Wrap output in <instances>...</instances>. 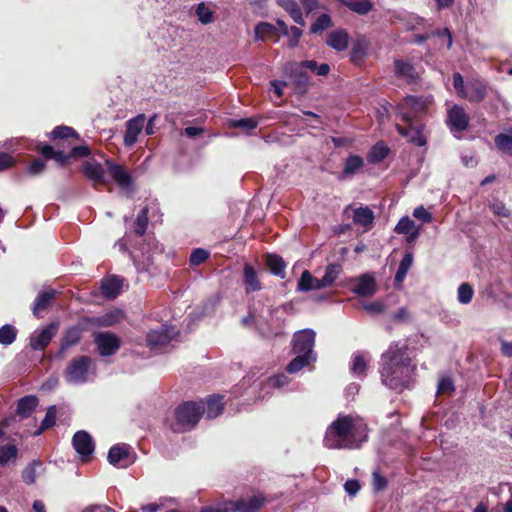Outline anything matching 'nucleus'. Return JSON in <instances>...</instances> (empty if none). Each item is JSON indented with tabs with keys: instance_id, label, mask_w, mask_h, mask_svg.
I'll use <instances>...</instances> for the list:
<instances>
[{
	"instance_id": "31",
	"label": "nucleus",
	"mask_w": 512,
	"mask_h": 512,
	"mask_svg": "<svg viewBox=\"0 0 512 512\" xmlns=\"http://www.w3.org/2000/svg\"><path fill=\"white\" fill-rule=\"evenodd\" d=\"M368 49L369 45L364 39L357 40L353 44L350 52L351 61L356 65H360L366 58Z\"/></svg>"
},
{
	"instance_id": "25",
	"label": "nucleus",
	"mask_w": 512,
	"mask_h": 512,
	"mask_svg": "<svg viewBox=\"0 0 512 512\" xmlns=\"http://www.w3.org/2000/svg\"><path fill=\"white\" fill-rule=\"evenodd\" d=\"M130 450L131 447L124 443L112 446L107 455L108 462L113 466L119 465L128 458Z\"/></svg>"
},
{
	"instance_id": "36",
	"label": "nucleus",
	"mask_w": 512,
	"mask_h": 512,
	"mask_svg": "<svg viewBox=\"0 0 512 512\" xmlns=\"http://www.w3.org/2000/svg\"><path fill=\"white\" fill-rule=\"evenodd\" d=\"M389 149L383 142L376 143L368 153V161L375 164L381 162L388 155Z\"/></svg>"
},
{
	"instance_id": "8",
	"label": "nucleus",
	"mask_w": 512,
	"mask_h": 512,
	"mask_svg": "<svg viewBox=\"0 0 512 512\" xmlns=\"http://www.w3.org/2000/svg\"><path fill=\"white\" fill-rule=\"evenodd\" d=\"M174 328L161 326L158 329H153L147 334V345L155 352L163 351L176 336Z\"/></svg>"
},
{
	"instance_id": "47",
	"label": "nucleus",
	"mask_w": 512,
	"mask_h": 512,
	"mask_svg": "<svg viewBox=\"0 0 512 512\" xmlns=\"http://www.w3.org/2000/svg\"><path fill=\"white\" fill-rule=\"evenodd\" d=\"M76 131L69 126H57L50 133V137L55 139H67L69 137H77Z\"/></svg>"
},
{
	"instance_id": "32",
	"label": "nucleus",
	"mask_w": 512,
	"mask_h": 512,
	"mask_svg": "<svg viewBox=\"0 0 512 512\" xmlns=\"http://www.w3.org/2000/svg\"><path fill=\"white\" fill-rule=\"evenodd\" d=\"M364 166V160L358 155H350L344 164L341 178L352 176L359 172Z\"/></svg>"
},
{
	"instance_id": "12",
	"label": "nucleus",
	"mask_w": 512,
	"mask_h": 512,
	"mask_svg": "<svg viewBox=\"0 0 512 512\" xmlns=\"http://www.w3.org/2000/svg\"><path fill=\"white\" fill-rule=\"evenodd\" d=\"M106 170L110 177L124 190H132V177L128 170L111 160H106Z\"/></svg>"
},
{
	"instance_id": "62",
	"label": "nucleus",
	"mask_w": 512,
	"mask_h": 512,
	"mask_svg": "<svg viewBox=\"0 0 512 512\" xmlns=\"http://www.w3.org/2000/svg\"><path fill=\"white\" fill-rule=\"evenodd\" d=\"M45 169V163L41 159H36L27 167V173L31 176L41 174Z\"/></svg>"
},
{
	"instance_id": "4",
	"label": "nucleus",
	"mask_w": 512,
	"mask_h": 512,
	"mask_svg": "<svg viewBox=\"0 0 512 512\" xmlns=\"http://www.w3.org/2000/svg\"><path fill=\"white\" fill-rule=\"evenodd\" d=\"M96 375L93 360L88 356H79L70 361L64 371V379L70 385H82Z\"/></svg>"
},
{
	"instance_id": "3",
	"label": "nucleus",
	"mask_w": 512,
	"mask_h": 512,
	"mask_svg": "<svg viewBox=\"0 0 512 512\" xmlns=\"http://www.w3.org/2000/svg\"><path fill=\"white\" fill-rule=\"evenodd\" d=\"M316 333L312 329L297 331L292 338V352L296 355L286 367L288 373L299 372L302 368L315 362L317 359L313 348Z\"/></svg>"
},
{
	"instance_id": "59",
	"label": "nucleus",
	"mask_w": 512,
	"mask_h": 512,
	"mask_svg": "<svg viewBox=\"0 0 512 512\" xmlns=\"http://www.w3.org/2000/svg\"><path fill=\"white\" fill-rule=\"evenodd\" d=\"M289 383V378L285 374H279L268 379V386L273 388H282Z\"/></svg>"
},
{
	"instance_id": "26",
	"label": "nucleus",
	"mask_w": 512,
	"mask_h": 512,
	"mask_svg": "<svg viewBox=\"0 0 512 512\" xmlns=\"http://www.w3.org/2000/svg\"><path fill=\"white\" fill-rule=\"evenodd\" d=\"M266 265L268 266L271 273L281 279H284L286 276V264L282 257L277 254H267L266 255Z\"/></svg>"
},
{
	"instance_id": "57",
	"label": "nucleus",
	"mask_w": 512,
	"mask_h": 512,
	"mask_svg": "<svg viewBox=\"0 0 512 512\" xmlns=\"http://www.w3.org/2000/svg\"><path fill=\"white\" fill-rule=\"evenodd\" d=\"M454 391V384L450 377L444 376L438 382V394H450Z\"/></svg>"
},
{
	"instance_id": "55",
	"label": "nucleus",
	"mask_w": 512,
	"mask_h": 512,
	"mask_svg": "<svg viewBox=\"0 0 512 512\" xmlns=\"http://www.w3.org/2000/svg\"><path fill=\"white\" fill-rule=\"evenodd\" d=\"M196 14L200 22L203 24H208L213 20L212 11L204 3L198 5Z\"/></svg>"
},
{
	"instance_id": "43",
	"label": "nucleus",
	"mask_w": 512,
	"mask_h": 512,
	"mask_svg": "<svg viewBox=\"0 0 512 512\" xmlns=\"http://www.w3.org/2000/svg\"><path fill=\"white\" fill-rule=\"evenodd\" d=\"M81 332L78 328H70L62 339L61 349L66 350L77 344L80 340Z\"/></svg>"
},
{
	"instance_id": "5",
	"label": "nucleus",
	"mask_w": 512,
	"mask_h": 512,
	"mask_svg": "<svg viewBox=\"0 0 512 512\" xmlns=\"http://www.w3.org/2000/svg\"><path fill=\"white\" fill-rule=\"evenodd\" d=\"M204 413L203 402L188 401L179 405L175 410L174 432L180 433L193 429Z\"/></svg>"
},
{
	"instance_id": "35",
	"label": "nucleus",
	"mask_w": 512,
	"mask_h": 512,
	"mask_svg": "<svg viewBox=\"0 0 512 512\" xmlns=\"http://www.w3.org/2000/svg\"><path fill=\"white\" fill-rule=\"evenodd\" d=\"M342 272V266L338 263H331L326 267L325 274L321 278L322 286L331 287Z\"/></svg>"
},
{
	"instance_id": "22",
	"label": "nucleus",
	"mask_w": 512,
	"mask_h": 512,
	"mask_svg": "<svg viewBox=\"0 0 512 512\" xmlns=\"http://www.w3.org/2000/svg\"><path fill=\"white\" fill-rule=\"evenodd\" d=\"M243 282L246 293L259 291L262 289L258 274L250 264H245L243 268Z\"/></svg>"
},
{
	"instance_id": "33",
	"label": "nucleus",
	"mask_w": 512,
	"mask_h": 512,
	"mask_svg": "<svg viewBox=\"0 0 512 512\" xmlns=\"http://www.w3.org/2000/svg\"><path fill=\"white\" fill-rule=\"evenodd\" d=\"M395 71L396 74L408 81H413L417 77L416 70L414 66L407 61L396 60L395 61Z\"/></svg>"
},
{
	"instance_id": "49",
	"label": "nucleus",
	"mask_w": 512,
	"mask_h": 512,
	"mask_svg": "<svg viewBox=\"0 0 512 512\" xmlns=\"http://www.w3.org/2000/svg\"><path fill=\"white\" fill-rule=\"evenodd\" d=\"M302 64L307 69L311 70L312 72L319 76H326L330 72V66L326 63L318 65L317 62L314 60H305L302 61Z\"/></svg>"
},
{
	"instance_id": "17",
	"label": "nucleus",
	"mask_w": 512,
	"mask_h": 512,
	"mask_svg": "<svg viewBox=\"0 0 512 512\" xmlns=\"http://www.w3.org/2000/svg\"><path fill=\"white\" fill-rule=\"evenodd\" d=\"M123 282L124 279L116 275L103 278L100 285L102 295L107 299L116 298L122 291Z\"/></svg>"
},
{
	"instance_id": "46",
	"label": "nucleus",
	"mask_w": 512,
	"mask_h": 512,
	"mask_svg": "<svg viewBox=\"0 0 512 512\" xmlns=\"http://www.w3.org/2000/svg\"><path fill=\"white\" fill-rule=\"evenodd\" d=\"M276 28L267 22H261L255 27V37L257 40H265L275 33Z\"/></svg>"
},
{
	"instance_id": "60",
	"label": "nucleus",
	"mask_w": 512,
	"mask_h": 512,
	"mask_svg": "<svg viewBox=\"0 0 512 512\" xmlns=\"http://www.w3.org/2000/svg\"><path fill=\"white\" fill-rule=\"evenodd\" d=\"M413 216L424 223H430L433 219L432 214L423 206L416 207Z\"/></svg>"
},
{
	"instance_id": "39",
	"label": "nucleus",
	"mask_w": 512,
	"mask_h": 512,
	"mask_svg": "<svg viewBox=\"0 0 512 512\" xmlns=\"http://www.w3.org/2000/svg\"><path fill=\"white\" fill-rule=\"evenodd\" d=\"M17 335V330L12 325L6 324L0 328V344L8 346L12 344Z\"/></svg>"
},
{
	"instance_id": "23",
	"label": "nucleus",
	"mask_w": 512,
	"mask_h": 512,
	"mask_svg": "<svg viewBox=\"0 0 512 512\" xmlns=\"http://www.w3.org/2000/svg\"><path fill=\"white\" fill-rule=\"evenodd\" d=\"M325 288V286H322V279H318L312 276V274L305 270L302 272L299 280L297 289L300 292H308L312 290H320Z\"/></svg>"
},
{
	"instance_id": "27",
	"label": "nucleus",
	"mask_w": 512,
	"mask_h": 512,
	"mask_svg": "<svg viewBox=\"0 0 512 512\" xmlns=\"http://www.w3.org/2000/svg\"><path fill=\"white\" fill-rule=\"evenodd\" d=\"M123 317L124 314L121 310H114L93 318L91 323L100 327H110L119 323Z\"/></svg>"
},
{
	"instance_id": "24",
	"label": "nucleus",
	"mask_w": 512,
	"mask_h": 512,
	"mask_svg": "<svg viewBox=\"0 0 512 512\" xmlns=\"http://www.w3.org/2000/svg\"><path fill=\"white\" fill-rule=\"evenodd\" d=\"M56 295V290L48 289L38 293L34 305H33V314L36 317H40L41 312L46 310L48 306L51 304L52 300Z\"/></svg>"
},
{
	"instance_id": "52",
	"label": "nucleus",
	"mask_w": 512,
	"mask_h": 512,
	"mask_svg": "<svg viewBox=\"0 0 512 512\" xmlns=\"http://www.w3.org/2000/svg\"><path fill=\"white\" fill-rule=\"evenodd\" d=\"M363 309L371 316H376L386 310V306L381 301L362 302Z\"/></svg>"
},
{
	"instance_id": "15",
	"label": "nucleus",
	"mask_w": 512,
	"mask_h": 512,
	"mask_svg": "<svg viewBox=\"0 0 512 512\" xmlns=\"http://www.w3.org/2000/svg\"><path fill=\"white\" fill-rule=\"evenodd\" d=\"M105 171L104 167L96 160H87L82 165V173L95 188L106 183Z\"/></svg>"
},
{
	"instance_id": "41",
	"label": "nucleus",
	"mask_w": 512,
	"mask_h": 512,
	"mask_svg": "<svg viewBox=\"0 0 512 512\" xmlns=\"http://www.w3.org/2000/svg\"><path fill=\"white\" fill-rule=\"evenodd\" d=\"M17 457V448L12 444L0 447V465L4 466L15 460Z\"/></svg>"
},
{
	"instance_id": "58",
	"label": "nucleus",
	"mask_w": 512,
	"mask_h": 512,
	"mask_svg": "<svg viewBox=\"0 0 512 512\" xmlns=\"http://www.w3.org/2000/svg\"><path fill=\"white\" fill-rule=\"evenodd\" d=\"M453 86L459 97L464 98L467 91V84L464 83V79L459 73H455L453 76Z\"/></svg>"
},
{
	"instance_id": "54",
	"label": "nucleus",
	"mask_w": 512,
	"mask_h": 512,
	"mask_svg": "<svg viewBox=\"0 0 512 512\" xmlns=\"http://www.w3.org/2000/svg\"><path fill=\"white\" fill-rule=\"evenodd\" d=\"M209 257V252L202 248L194 249L190 255V264L197 266L205 262Z\"/></svg>"
},
{
	"instance_id": "29",
	"label": "nucleus",
	"mask_w": 512,
	"mask_h": 512,
	"mask_svg": "<svg viewBox=\"0 0 512 512\" xmlns=\"http://www.w3.org/2000/svg\"><path fill=\"white\" fill-rule=\"evenodd\" d=\"M38 405V399L36 396L28 395L18 400L17 402V414L21 418H27L35 410Z\"/></svg>"
},
{
	"instance_id": "48",
	"label": "nucleus",
	"mask_w": 512,
	"mask_h": 512,
	"mask_svg": "<svg viewBox=\"0 0 512 512\" xmlns=\"http://www.w3.org/2000/svg\"><path fill=\"white\" fill-rule=\"evenodd\" d=\"M367 363L368 361L364 358L363 354H356L352 360L351 372L357 376L363 375L367 369Z\"/></svg>"
},
{
	"instance_id": "37",
	"label": "nucleus",
	"mask_w": 512,
	"mask_h": 512,
	"mask_svg": "<svg viewBox=\"0 0 512 512\" xmlns=\"http://www.w3.org/2000/svg\"><path fill=\"white\" fill-rule=\"evenodd\" d=\"M373 220H374L373 212L368 207H360L354 211L353 221L356 224L366 227V226L372 224Z\"/></svg>"
},
{
	"instance_id": "44",
	"label": "nucleus",
	"mask_w": 512,
	"mask_h": 512,
	"mask_svg": "<svg viewBox=\"0 0 512 512\" xmlns=\"http://www.w3.org/2000/svg\"><path fill=\"white\" fill-rule=\"evenodd\" d=\"M55 421H56V406L52 405L47 409L46 415L41 422V426L35 432V435H40L44 430L54 426Z\"/></svg>"
},
{
	"instance_id": "50",
	"label": "nucleus",
	"mask_w": 512,
	"mask_h": 512,
	"mask_svg": "<svg viewBox=\"0 0 512 512\" xmlns=\"http://www.w3.org/2000/svg\"><path fill=\"white\" fill-rule=\"evenodd\" d=\"M417 226L415 222L409 218L408 216H403L395 226L394 231L397 234H405L408 232H411L413 229H415Z\"/></svg>"
},
{
	"instance_id": "64",
	"label": "nucleus",
	"mask_w": 512,
	"mask_h": 512,
	"mask_svg": "<svg viewBox=\"0 0 512 512\" xmlns=\"http://www.w3.org/2000/svg\"><path fill=\"white\" fill-rule=\"evenodd\" d=\"M15 163L14 158L8 153H0V171H3Z\"/></svg>"
},
{
	"instance_id": "1",
	"label": "nucleus",
	"mask_w": 512,
	"mask_h": 512,
	"mask_svg": "<svg viewBox=\"0 0 512 512\" xmlns=\"http://www.w3.org/2000/svg\"><path fill=\"white\" fill-rule=\"evenodd\" d=\"M416 367L412 364L406 346L397 343L389 345L382 354L380 375L382 383L391 390L402 392L410 388Z\"/></svg>"
},
{
	"instance_id": "38",
	"label": "nucleus",
	"mask_w": 512,
	"mask_h": 512,
	"mask_svg": "<svg viewBox=\"0 0 512 512\" xmlns=\"http://www.w3.org/2000/svg\"><path fill=\"white\" fill-rule=\"evenodd\" d=\"M494 141L500 151L512 156V130L497 135Z\"/></svg>"
},
{
	"instance_id": "6",
	"label": "nucleus",
	"mask_w": 512,
	"mask_h": 512,
	"mask_svg": "<svg viewBox=\"0 0 512 512\" xmlns=\"http://www.w3.org/2000/svg\"><path fill=\"white\" fill-rule=\"evenodd\" d=\"M428 100L422 97L407 96L396 107V114L402 121H419L427 111Z\"/></svg>"
},
{
	"instance_id": "40",
	"label": "nucleus",
	"mask_w": 512,
	"mask_h": 512,
	"mask_svg": "<svg viewBox=\"0 0 512 512\" xmlns=\"http://www.w3.org/2000/svg\"><path fill=\"white\" fill-rule=\"evenodd\" d=\"M41 466L42 463L40 461L31 462L22 472L23 481L28 485L33 484L36 481L37 469Z\"/></svg>"
},
{
	"instance_id": "2",
	"label": "nucleus",
	"mask_w": 512,
	"mask_h": 512,
	"mask_svg": "<svg viewBox=\"0 0 512 512\" xmlns=\"http://www.w3.org/2000/svg\"><path fill=\"white\" fill-rule=\"evenodd\" d=\"M367 440V424L362 417L339 414L327 428L323 442L329 449H357Z\"/></svg>"
},
{
	"instance_id": "45",
	"label": "nucleus",
	"mask_w": 512,
	"mask_h": 512,
	"mask_svg": "<svg viewBox=\"0 0 512 512\" xmlns=\"http://www.w3.org/2000/svg\"><path fill=\"white\" fill-rule=\"evenodd\" d=\"M474 295L473 288L468 283H462L458 287L457 299L461 304H469L472 301Z\"/></svg>"
},
{
	"instance_id": "9",
	"label": "nucleus",
	"mask_w": 512,
	"mask_h": 512,
	"mask_svg": "<svg viewBox=\"0 0 512 512\" xmlns=\"http://www.w3.org/2000/svg\"><path fill=\"white\" fill-rule=\"evenodd\" d=\"M405 125L397 124L396 129L400 135L405 137L408 142L422 147L427 143L426 137L423 135V124L420 121H403Z\"/></svg>"
},
{
	"instance_id": "18",
	"label": "nucleus",
	"mask_w": 512,
	"mask_h": 512,
	"mask_svg": "<svg viewBox=\"0 0 512 512\" xmlns=\"http://www.w3.org/2000/svg\"><path fill=\"white\" fill-rule=\"evenodd\" d=\"M57 332V325L54 323L49 324L43 328L39 333L34 334L30 338V346L33 350L44 349L52 340Z\"/></svg>"
},
{
	"instance_id": "56",
	"label": "nucleus",
	"mask_w": 512,
	"mask_h": 512,
	"mask_svg": "<svg viewBox=\"0 0 512 512\" xmlns=\"http://www.w3.org/2000/svg\"><path fill=\"white\" fill-rule=\"evenodd\" d=\"M257 121L253 118H242L238 120H231L230 125L235 128H241L244 130H252L257 127Z\"/></svg>"
},
{
	"instance_id": "28",
	"label": "nucleus",
	"mask_w": 512,
	"mask_h": 512,
	"mask_svg": "<svg viewBox=\"0 0 512 512\" xmlns=\"http://www.w3.org/2000/svg\"><path fill=\"white\" fill-rule=\"evenodd\" d=\"M204 404V412L209 419H214L222 414L224 406L222 403V397L219 395H213L207 398Z\"/></svg>"
},
{
	"instance_id": "63",
	"label": "nucleus",
	"mask_w": 512,
	"mask_h": 512,
	"mask_svg": "<svg viewBox=\"0 0 512 512\" xmlns=\"http://www.w3.org/2000/svg\"><path fill=\"white\" fill-rule=\"evenodd\" d=\"M288 35L291 36L290 46L295 47L298 44L299 38L302 36V30L296 26H292L288 29Z\"/></svg>"
},
{
	"instance_id": "42",
	"label": "nucleus",
	"mask_w": 512,
	"mask_h": 512,
	"mask_svg": "<svg viewBox=\"0 0 512 512\" xmlns=\"http://www.w3.org/2000/svg\"><path fill=\"white\" fill-rule=\"evenodd\" d=\"M148 224V208L144 207L138 214L134 222L135 233L139 236H143L146 232Z\"/></svg>"
},
{
	"instance_id": "51",
	"label": "nucleus",
	"mask_w": 512,
	"mask_h": 512,
	"mask_svg": "<svg viewBox=\"0 0 512 512\" xmlns=\"http://www.w3.org/2000/svg\"><path fill=\"white\" fill-rule=\"evenodd\" d=\"M330 26H332V20H331L330 16L327 14H322L312 24L311 32L312 33L322 32L323 30L327 29Z\"/></svg>"
},
{
	"instance_id": "11",
	"label": "nucleus",
	"mask_w": 512,
	"mask_h": 512,
	"mask_svg": "<svg viewBox=\"0 0 512 512\" xmlns=\"http://www.w3.org/2000/svg\"><path fill=\"white\" fill-rule=\"evenodd\" d=\"M354 286L351 291L362 297H371L377 291L375 277L371 273H365L350 280Z\"/></svg>"
},
{
	"instance_id": "19",
	"label": "nucleus",
	"mask_w": 512,
	"mask_h": 512,
	"mask_svg": "<svg viewBox=\"0 0 512 512\" xmlns=\"http://www.w3.org/2000/svg\"><path fill=\"white\" fill-rule=\"evenodd\" d=\"M306 69L307 68L303 66L302 62L289 63L285 68L286 72L290 73V76L293 78V81L301 92L306 90L310 79Z\"/></svg>"
},
{
	"instance_id": "53",
	"label": "nucleus",
	"mask_w": 512,
	"mask_h": 512,
	"mask_svg": "<svg viewBox=\"0 0 512 512\" xmlns=\"http://www.w3.org/2000/svg\"><path fill=\"white\" fill-rule=\"evenodd\" d=\"M350 4V10L359 14V15H366L373 9L372 2L368 0H362V1H355L354 3Z\"/></svg>"
},
{
	"instance_id": "16",
	"label": "nucleus",
	"mask_w": 512,
	"mask_h": 512,
	"mask_svg": "<svg viewBox=\"0 0 512 512\" xmlns=\"http://www.w3.org/2000/svg\"><path fill=\"white\" fill-rule=\"evenodd\" d=\"M72 444L82 460H88L94 452V442L86 431L76 432Z\"/></svg>"
},
{
	"instance_id": "7",
	"label": "nucleus",
	"mask_w": 512,
	"mask_h": 512,
	"mask_svg": "<svg viewBox=\"0 0 512 512\" xmlns=\"http://www.w3.org/2000/svg\"><path fill=\"white\" fill-rule=\"evenodd\" d=\"M264 498L261 495H255L249 500H239L237 502H226L217 506H205L200 512H256L262 507Z\"/></svg>"
},
{
	"instance_id": "20",
	"label": "nucleus",
	"mask_w": 512,
	"mask_h": 512,
	"mask_svg": "<svg viewBox=\"0 0 512 512\" xmlns=\"http://www.w3.org/2000/svg\"><path fill=\"white\" fill-rule=\"evenodd\" d=\"M486 84L480 79H472L467 82V91L464 99L470 102H481L486 97Z\"/></svg>"
},
{
	"instance_id": "14",
	"label": "nucleus",
	"mask_w": 512,
	"mask_h": 512,
	"mask_svg": "<svg viewBox=\"0 0 512 512\" xmlns=\"http://www.w3.org/2000/svg\"><path fill=\"white\" fill-rule=\"evenodd\" d=\"M145 119L144 114H139L126 122V130L123 139L126 147L130 148L137 142L138 136L144 128Z\"/></svg>"
},
{
	"instance_id": "10",
	"label": "nucleus",
	"mask_w": 512,
	"mask_h": 512,
	"mask_svg": "<svg viewBox=\"0 0 512 512\" xmlns=\"http://www.w3.org/2000/svg\"><path fill=\"white\" fill-rule=\"evenodd\" d=\"M94 342L101 356L114 355L120 348L119 338L111 332H99L95 334Z\"/></svg>"
},
{
	"instance_id": "13",
	"label": "nucleus",
	"mask_w": 512,
	"mask_h": 512,
	"mask_svg": "<svg viewBox=\"0 0 512 512\" xmlns=\"http://www.w3.org/2000/svg\"><path fill=\"white\" fill-rule=\"evenodd\" d=\"M469 124V116L464 108L459 105L452 106L447 113V125L451 132H462Z\"/></svg>"
},
{
	"instance_id": "34",
	"label": "nucleus",
	"mask_w": 512,
	"mask_h": 512,
	"mask_svg": "<svg viewBox=\"0 0 512 512\" xmlns=\"http://www.w3.org/2000/svg\"><path fill=\"white\" fill-rule=\"evenodd\" d=\"M412 264H413V254L411 252L405 253L402 260L399 263L397 272L395 274V283L396 284H401L404 281L408 271L412 267Z\"/></svg>"
},
{
	"instance_id": "21",
	"label": "nucleus",
	"mask_w": 512,
	"mask_h": 512,
	"mask_svg": "<svg viewBox=\"0 0 512 512\" xmlns=\"http://www.w3.org/2000/svg\"><path fill=\"white\" fill-rule=\"evenodd\" d=\"M326 43L332 49L342 52L349 43V34L344 29H337L328 33Z\"/></svg>"
},
{
	"instance_id": "30",
	"label": "nucleus",
	"mask_w": 512,
	"mask_h": 512,
	"mask_svg": "<svg viewBox=\"0 0 512 512\" xmlns=\"http://www.w3.org/2000/svg\"><path fill=\"white\" fill-rule=\"evenodd\" d=\"M278 5L285 9L291 18L299 25H305L302 12L295 0H276Z\"/></svg>"
},
{
	"instance_id": "61",
	"label": "nucleus",
	"mask_w": 512,
	"mask_h": 512,
	"mask_svg": "<svg viewBox=\"0 0 512 512\" xmlns=\"http://www.w3.org/2000/svg\"><path fill=\"white\" fill-rule=\"evenodd\" d=\"M373 489L375 491H381L387 486V479L382 476L378 470L373 472V480H372Z\"/></svg>"
}]
</instances>
